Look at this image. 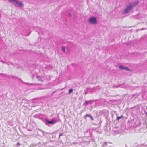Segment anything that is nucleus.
<instances>
[{
    "mask_svg": "<svg viewBox=\"0 0 147 147\" xmlns=\"http://www.w3.org/2000/svg\"><path fill=\"white\" fill-rule=\"evenodd\" d=\"M88 21L90 23L92 24H97V20L96 18L95 17H91L88 20Z\"/></svg>",
    "mask_w": 147,
    "mask_h": 147,
    "instance_id": "1",
    "label": "nucleus"
},
{
    "mask_svg": "<svg viewBox=\"0 0 147 147\" xmlns=\"http://www.w3.org/2000/svg\"><path fill=\"white\" fill-rule=\"evenodd\" d=\"M132 8H133V7L131 5H129L127 7L124 9L125 13H126L129 10L132 9Z\"/></svg>",
    "mask_w": 147,
    "mask_h": 147,
    "instance_id": "2",
    "label": "nucleus"
},
{
    "mask_svg": "<svg viewBox=\"0 0 147 147\" xmlns=\"http://www.w3.org/2000/svg\"><path fill=\"white\" fill-rule=\"evenodd\" d=\"M16 4L18 7H21L23 5L22 3L21 2H18L17 1L16 3Z\"/></svg>",
    "mask_w": 147,
    "mask_h": 147,
    "instance_id": "3",
    "label": "nucleus"
},
{
    "mask_svg": "<svg viewBox=\"0 0 147 147\" xmlns=\"http://www.w3.org/2000/svg\"><path fill=\"white\" fill-rule=\"evenodd\" d=\"M47 122L49 124H53L55 123V121L52 120L51 121H48Z\"/></svg>",
    "mask_w": 147,
    "mask_h": 147,
    "instance_id": "4",
    "label": "nucleus"
},
{
    "mask_svg": "<svg viewBox=\"0 0 147 147\" xmlns=\"http://www.w3.org/2000/svg\"><path fill=\"white\" fill-rule=\"evenodd\" d=\"M24 84H26V85H30V86L32 85H34L35 84H33V83H28V82H24Z\"/></svg>",
    "mask_w": 147,
    "mask_h": 147,
    "instance_id": "5",
    "label": "nucleus"
},
{
    "mask_svg": "<svg viewBox=\"0 0 147 147\" xmlns=\"http://www.w3.org/2000/svg\"><path fill=\"white\" fill-rule=\"evenodd\" d=\"M37 78L38 79V81H42V82H43V81L41 79V78L40 76H37Z\"/></svg>",
    "mask_w": 147,
    "mask_h": 147,
    "instance_id": "6",
    "label": "nucleus"
},
{
    "mask_svg": "<svg viewBox=\"0 0 147 147\" xmlns=\"http://www.w3.org/2000/svg\"><path fill=\"white\" fill-rule=\"evenodd\" d=\"M123 117L122 116H121L120 117H117L116 118V120L117 121H118L120 118H123Z\"/></svg>",
    "mask_w": 147,
    "mask_h": 147,
    "instance_id": "7",
    "label": "nucleus"
},
{
    "mask_svg": "<svg viewBox=\"0 0 147 147\" xmlns=\"http://www.w3.org/2000/svg\"><path fill=\"white\" fill-rule=\"evenodd\" d=\"M119 68L121 70H124L125 69V67L123 66H120L119 67Z\"/></svg>",
    "mask_w": 147,
    "mask_h": 147,
    "instance_id": "8",
    "label": "nucleus"
},
{
    "mask_svg": "<svg viewBox=\"0 0 147 147\" xmlns=\"http://www.w3.org/2000/svg\"><path fill=\"white\" fill-rule=\"evenodd\" d=\"M73 91V89H69V94H70L71 93V92H72Z\"/></svg>",
    "mask_w": 147,
    "mask_h": 147,
    "instance_id": "9",
    "label": "nucleus"
},
{
    "mask_svg": "<svg viewBox=\"0 0 147 147\" xmlns=\"http://www.w3.org/2000/svg\"><path fill=\"white\" fill-rule=\"evenodd\" d=\"M62 50L64 52H65V48L64 47H63L62 48Z\"/></svg>",
    "mask_w": 147,
    "mask_h": 147,
    "instance_id": "10",
    "label": "nucleus"
},
{
    "mask_svg": "<svg viewBox=\"0 0 147 147\" xmlns=\"http://www.w3.org/2000/svg\"><path fill=\"white\" fill-rule=\"evenodd\" d=\"M125 69L127 71H130V70L127 67H125Z\"/></svg>",
    "mask_w": 147,
    "mask_h": 147,
    "instance_id": "11",
    "label": "nucleus"
},
{
    "mask_svg": "<svg viewBox=\"0 0 147 147\" xmlns=\"http://www.w3.org/2000/svg\"><path fill=\"white\" fill-rule=\"evenodd\" d=\"M10 1L13 2V3H14V2L16 3V1H16V0H11Z\"/></svg>",
    "mask_w": 147,
    "mask_h": 147,
    "instance_id": "12",
    "label": "nucleus"
},
{
    "mask_svg": "<svg viewBox=\"0 0 147 147\" xmlns=\"http://www.w3.org/2000/svg\"><path fill=\"white\" fill-rule=\"evenodd\" d=\"M90 115H88V114H87V115H85V117H90Z\"/></svg>",
    "mask_w": 147,
    "mask_h": 147,
    "instance_id": "13",
    "label": "nucleus"
},
{
    "mask_svg": "<svg viewBox=\"0 0 147 147\" xmlns=\"http://www.w3.org/2000/svg\"><path fill=\"white\" fill-rule=\"evenodd\" d=\"M89 101H86L85 102V103L86 104H88L89 103Z\"/></svg>",
    "mask_w": 147,
    "mask_h": 147,
    "instance_id": "14",
    "label": "nucleus"
},
{
    "mask_svg": "<svg viewBox=\"0 0 147 147\" xmlns=\"http://www.w3.org/2000/svg\"><path fill=\"white\" fill-rule=\"evenodd\" d=\"M17 145L18 146H19L20 145V143H19V142H18L17 143Z\"/></svg>",
    "mask_w": 147,
    "mask_h": 147,
    "instance_id": "15",
    "label": "nucleus"
},
{
    "mask_svg": "<svg viewBox=\"0 0 147 147\" xmlns=\"http://www.w3.org/2000/svg\"><path fill=\"white\" fill-rule=\"evenodd\" d=\"M90 118H91V120H94V119H93V118L91 116H90Z\"/></svg>",
    "mask_w": 147,
    "mask_h": 147,
    "instance_id": "16",
    "label": "nucleus"
},
{
    "mask_svg": "<svg viewBox=\"0 0 147 147\" xmlns=\"http://www.w3.org/2000/svg\"><path fill=\"white\" fill-rule=\"evenodd\" d=\"M62 134H60L59 135V136L60 137V136H62Z\"/></svg>",
    "mask_w": 147,
    "mask_h": 147,
    "instance_id": "17",
    "label": "nucleus"
},
{
    "mask_svg": "<svg viewBox=\"0 0 147 147\" xmlns=\"http://www.w3.org/2000/svg\"><path fill=\"white\" fill-rule=\"evenodd\" d=\"M146 116H147V112L146 113Z\"/></svg>",
    "mask_w": 147,
    "mask_h": 147,
    "instance_id": "18",
    "label": "nucleus"
},
{
    "mask_svg": "<svg viewBox=\"0 0 147 147\" xmlns=\"http://www.w3.org/2000/svg\"><path fill=\"white\" fill-rule=\"evenodd\" d=\"M138 3V2H137L136 4H137Z\"/></svg>",
    "mask_w": 147,
    "mask_h": 147,
    "instance_id": "19",
    "label": "nucleus"
}]
</instances>
